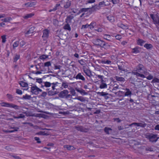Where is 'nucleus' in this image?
<instances>
[{"instance_id":"f257e3e1","label":"nucleus","mask_w":159,"mask_h":159,"mask_svg":"<svg viewBox=\"0 0 159 159\" xmlns=\"http://www.w3.org/2000/svg\"><path fill=\"white\" fill-rule=\"evenodd\" d=\"M145 138L148 139L149 141L152 143L156 142L159 139V137H157V134H149L145 135Z\"/></svg>"},{"instance_id":"f03ea898","label":"nucleus","mask_w":159,"mask_h":159,"mask_svg":"<svg viewBox=\"0 0 159 159\" xmlns=\"http://www.w3.org/2000/svg\"><path fill=\"white\" fill-rule=\"evenodd\" d=\"M135 70H134L135 71H138L141 73H145V71H144V70H145V67L142 64H139L136 66Z\"/></svg>"},{"instance_id":"7ed1b4c3","label":"nucleus","mask_w":159,"mask_h":159,"mask_svg":"<svg viewBox=\"0 0 159 159\" xmlns=\"http://www.w3.org/2000/svg\"><path fill=\"white\" fill-rule=\"evenodd\" d=\"M42 90L38 88L36 85H34L31 88L30 92L33 93L35 95H38L39 92H41Z\"/></svg>"},{"instance_id":"20e7f679","label":"nucleus","mask_w":159,"mask_h":159,"mask_svg":"<svg viewBox=\"0 0 159 159\" xmlns=\"http://www.w3.org/2000/svg\"><path fill=\"white\" fill-rule=\"evenodd\" d=\"M150 16L153 20L154 24L157 25L159 22V16L157 14H150Z\"/></svg>"},{"instance_id":"39448f33","label":"nucleus","mask_w":159,"mask_h":159,"mask_svg":"<svg viewBox=\"0 0 159 159\" xmlns=\"http://www.w3.org/2000/svg\"><path fill=\"white\" fill-rule=\"evenodd\" d=\"M61 4H63V7L65 9L69 8L71 5V1L69 0H62Z\"/></svg>"},{"instance_id":"423d86ee","label":"nucleus","mask_w":159,"mask_h":159,"mask_svg":"<svg viewBox=\"0 0 159 159\" xmlns=\"http://www.w3.org/2000/svg\"><path fill=\"white\" fill-rule=\"evenodd\" d=\"M103 43V41L98 39H94L93 40V43L95 45L101 47Z\"/></svg>"},{"instance_id":"0eeeda50","label":"nucleus","mask_w":159,"mask_h":159,"mask_svg":"<svg viewBox=\"0 0 159 159\" xmlns=\"http://www.w3.org/2000/svg\"><path fill=\"white\" fill-rule=\"evenodd\" d=\"M75 128L77 130L81 132H87L88 131V129L87 128L82 126L77 125L75 126Z\"/></svg>"},{"instance_id":"6e6552de","label":"nucleus","mask_w":159,"mask_h":159,"mask_svg":"<svg viewBox=\"0 0 159 159\" xmlns=\"http://www.w3.org/2000/svg\"><path fill=\"white\" fill-rule=\"evenodd\" d=\"M43 35L42 37L43 38L44 40H46L48 38L49 31L47 29L44 30H43Z\"/></svg>"},{"instance_id":"1a4fd4ad","label":"nucleus","mask_w":159,"mask_h":159,"mask_svg":"<svg viewBox=\"0 0 159 159\" xmlns=\"http://www.w3.org/2000/svg\"><path fill=\"white\" fill-rule=\"evenodd\" d=\"M69 93L67 90H65L61 91L59 94V96L61 98H64L66 97V95L68 94Z\"/></svg>"},{"instance_id":"9d476101","label":"nucleus","mask_w":159,"mask_h":159,"mask_svg":"<svg viewBox=\"0 0 159 159\" xmlns=\"http://www.w3.org/2000/svg\"><path fill=\"white\" fill-rule=\"evenodd\" d=\"M74 78L76 79H79L83 81H84L85 80V78L80 73H78L76 76Z\"/></svg>"},{"instance_id":"9b49d317","label":"nucleus","mask_w":159,"mask_h":159,"mask_svg":"<svg viewBox=\"0 0 159 159\" xmlns=\"http://www.w3.org/2000/svg\"><path fill=\"white\" fill-rule=\"evenodd\" d=\"M83 71L87 76L90 78L93 75L91 74V72L90 70L87 69H84Z\"/></svg>"},{"instance_id":"f8f14e48","label":"nucleus","mask_w":159,"mask_h":159,"mask_svg":"<svg viewBox=\"0 0 159 159\" xmlns=\"http://www.w3.org/2000/svg\"><path fill=\"white\" fill-rule=\"evenodd\" d=\"M75 89L77 92L80 93L82 95H85L88 94L87 92L81 88H76Z\"/></svg>"},{"instance_id":"ddd939ff","label":"nucleus","mask_w":159,"mask_h":159,"mask_svg":"<svg viewBox=\"0 0 159 159\" xmlns=\"http://www.w3.org/2000/svg\"><path fill=\"white\" fill-rule=\"evenodd\" d=\"M51 63L50 61H47L44 63H40L38 64L39 66H41L43 67H49V66H51Z\"/></svg>"},{"instance_id":"4468645a","label":"nucleus","mask_w":159,"mask_h":159,"mask_svg":"<svg viewBox=\"0 0 159 159\" xmlns=\"http://www.w3.org/2000/svg\"><path fill=\"white\" fill-rule=\"evenodd\" d=\"M97 94L99 96H103L105 99H107L109 98L108 97L107 95L108 94V93H106L104 92H97Z\"/></svg>"},{"instance_id":"2eb2a0df","label":"nucleus","mask_w":159,"mask_h":159,"mask_svg":"<svg viewBox=\"0 0 159 159\" xmlns=\"http://www.w3.org/2000/svg\"><path fill=\"white\" fill-rule=\"evenodd\" d=\"M74 18V16L72 15H70L68 16L66 19V23H70L71 22V20Z\"/></svg>"},{"instance_id":"dca6fc26","label":"nucleus","mask_w":159,"mask_h":159,"mask_svg":"<svg viewBox=\"0 0 159 159\" xmlns=\"http://www.w3.org/2000/svg\"><path fill=\"white\" fill-rule=\"evenodd\" d=\"M140 49L139 47H137L132 49V52L134 53H139L140 52Z\"/></svg>"},{"instance_id":"f3484780","label":"nucleus","mask_w":159,"mask_h":159,"mask_svg":"<svg viewBox=\"0 0 159 159\" xmlns=\"http://www.w3.org/2000/svg\"><path fill=\"white\" fill-rule=\"evenodd\" d=\"M117 26L122 29L127 30L128 29V26L127 25H124L122 23H118Z\"/></svg>"},{"instance_id":"a211bd4d","label":"nucleus","mask_w":159,"mask_h":159,"mask_svg":"<svg viewBox=\"0 0 159 159\" xmlns=\"http://www.w3.org/2000/svg\"><path fill=\"white\" fill-rule=\"evenodd\" d=\"M19 84L21 86L23 87H25V88L24 89L26 90H27L28 89V84L27 83L24 82L23 81H20L19 83Z\"/></svg>"},{"instance_id":"6ab92c4d","label":"nucleus","mask_w":159,"mask_h":159,"mask_svg":"<svg viewBox=\"0 0 159 159\" xmlns=\"http://www.w3.org/2000/svg\"><path fill=\"white\" fill-rule=\"evenodd\" d=\"M110 47V45L107 43H106L103 41L101 48H103L105 49H108Z\"/></svg>"},{"instance_id":"aec40b11","label":"nucleus","mask_w":159,"mask_h":159,"mask_svg":"<svg viewBox=\"0 0 159 159\" xmlns=\"http://www.w3.org/2000/svg\"><path fill=\"white\" fill-rule=\"evenodd\" d=\"M65 148H66L68 150H72L75 149V148L71 145H66L64 146Z\"/></svg>"},{"instance_id":"412c9836","label":"nucleus","mask_w":159,"mask_h":159,"mask_svg":"<svg viewBox=\"0 0 159 159\" xmlns=\"http://www.w3.org/2000/svg\"><path fill=\"white\" fill-rule=\"evenodd\" d=\"M145 41L139 39L137 41V44L141 46H143V44L145 43Z\"/></svg>"},{"instance_id":"4be33fe9","label":"nucleus","mask_w":159,"mask_h":159,"mask_svg":"<svg viewBox=\"0 0 159 159\" xmlns=\"http://www.w3.org/2000/svg\"><path fill=\"white\" fill-rule=\"evenodd\" d=\"M144 47L146 48L148 50H150L152 49L153 46L152 44H150L146 43L144 46Z\"/></svg>"},{"instance_id":"5701e85b","label":"nucleus","mask_w":159,"mask_h":159,"mask_svg":"<svg viewBox=\"0 0 159 159\" xmlns=\"http://www.w3.org/2000/svg\"><path fill=\"white\" fill-rule=\"evenodd\" d=\"M107 19L111 22H114L115 19L114 17L111 16L109 15L107 16Z\"/></svg>"},{"instance_id":"b1692460","label":"nucleus","mask_w":159,"mask_h":159,"mask_svg":"<svg viewBox=\"0 0 159 159\" xmlns=\"http://www.w3.org/2000/svg\"><path fill=\"white\" fill-rule=\"evenodd\" d=\"M34 29L35 28L34 27H31L29 29V30L25 33V34H30L33 33L34 32Z\"/></svg>"},{"instance_id":"393cba45","label":"nucleus","mask_w":159,"mask_h":159,"mask_svg":"<svg viewBox=\"0 0 159 159\" xmlns=\"http://www.w3.org/2000/svg\"><path fill=\"white\" fill-rule=\"evenodd\" d=\"M34 14L33 13H31L26 14L25 16H23L25 19H27L29 18H31L34 15Z\"/></svg>"},{"instance_id":"a878e982","label":"nucleus","mask_w":159,"mask_h":159,"mask_svg":"<svg viewBox=\"0 0 159 159\" xmlns=\"http://www.w3.org/2000/svg\"><path fill=\"white\" fill-rule=\"evenodd\" d=\"M111 36L110 35L105 34L103 35V38L104 39L108 40L111 41Z\"/></svg>"},{"instance_id":"bb28decb","label":"nucleus","mask_w":159,"mask_h":159,"mask_svg":"<svg viewBox=\"0 0 159 159\" xmlns=\"http://www.w3.org/2000/svg\"><path fill=\"white\" fill-rule=\"evenodd\" d=\"M116 80L120 82H124L125 81V79L124 78L118 76H116L115 77Z\"/></svg>"},{"instance_id":"cd10ccee","label":"nucleus","mask_w":159,"mask_h":159,"mask_svg":"<svg viewBox=\"0 0 159 159\" xmlns=\"http://www.w3.org/2000/svg\"><path fill=\"white\" fill-rule=\"evenodd\" d=\"M58 93V92H57L56 91H49L48 92V94L49 96H52L57 94Z\"/></svg>"},{"instance_id":"c85d7f7f","label":"nucleus","mask_w":159,"mask_h":159,"mask_svg":"<svg viewBox=\"0 0 159 159\" xmlns=\"http://www.w3.org/2000/svg\"><path fill=\"white\" fill-rule=\"evenodd\" d=\"M89 8H83L80 9L79 11V12L78 13V14H79L83 12H86L88 11L89 9Z\"/></svg>"},{"instance_id":"c756f323","label":"nucleus","mask_w":159,"mask_h":159,"mask_svg":"<svg viewBox=\"0 0 159 159\" xmlns=\"http://www.w3.org/2000/svg\"><path fill=\"white\" fill-rule=\"evenodd\" d=\"M112 130V129L109 127H106L104 128V130L105 132L107 134H110L109 131H111Z\"/></svg>"},{"instance_id":"7c9ffc66","label":"nucleus","mask_w":159,"mask_h":159,"mask_svg":"<svg viewBox=\"0 0 159 159\" xmlns=\"http://www.w3.org/2000/svg\"><path fill=\"white\" fill-rule=\"evenodd\" d=\"M125 90L126 91V92H125V96H130L131 94V92L129 89L126 88Z\"/></svg>"},{"instance_id":"2f4dec72","label":"nucleus","mask_w":159,"mask_h":159,"mask_svg":"<svg viewBox=\"0 0 159 159\" xmlns=\"http://www.w3.org/2000/svg\"><path fill=\"white\" fill-rule=\"evenodd\" d=\"M1 105L2 107H11V104L7 102H2L1 103Z\"/></svg>"},{"instance_id":"473e14b6","label":"nucleus","mask_w":159,"mask_h":159,"mask_svg":"<svg viewBox=\"0 0 159 159\" xmlns=\"http://www.w3.org/2000/svg\"><path fill=\"white\" fill-rule=\"evenodd\" d=\"M68 23H67L64 26L63 28L65 30H67L70 31L71 30V28Z\"/></svg>"},{"instance_id":"72a5a7b5","label":"nucleus","mask_w":159,"mask_h":159,"mask_svg":"<svg viewBox=\"0 0 159 159\" xmlns=\"http://www.w3.org/2000/svg\"><path fill=\"white\" fill-rule=\"evenodd\" d=\"M107 87V85L105 83H102L100 84L99 88L101 89L106 88Z\"/></svg>"},{"instance_id":"f704fd0d","label":"nucleus","mask_w":159,"mask_h":159,"mask_svg":"<svg viewBox=\"0 0 159 159\" xmlns=\"http://www.w3.org/2000/svg\"><path fill=\"white\" fill-rule=\"evenodd\" d=\"M20 57V56L19 55L16 54L13 58V62H16V61L18 60Z\"/></svg>"},{"instance_id":"c9c22d12","label":"nucleus","mask_w":159,"mask_h":159,"mask_svg":"<svg viewBox=\"0 0 159 159\" xmlns=\"http://www.w3.org/2000/svg\"><path fill=\"white\" fill-rule=\"evenodd\" d=\"M31 98V96L30 95H28L26 94L25 95H24L23 96L22 98L25 100H30Z\"/></svg>"},{"instance_id":"e433bc0d","label":"nucleus","mask_w":159,"mask_h":159,"mask_svg":"<svg viewBox=\"0 0 159 159\" xmlns=\"http://www.w3.org/2000/svg\"><path fill=\"white\" fill-rule=\"evenodd\" d=\"M96 25V23L95 22H92L89 25V27H90V28L91 29L92 28H93Z\"/></svg>"},{"instance_id":"4c0bfd02","label":"nucleus","mask_w":159,"mask_h":159,"mask_svg":"<svg viewBox=\"0 0 159 159\" xmlns=\"http://www.w3.org/2000/svg\"><path fill=\"white\" fill-rule=\"evenodd\" d=\"M44 86L46 87H50L52 84V83H50L49 82H44Z\"/></svg>"},{"instance_id":"58836bf2","label":"nucleus","mask_w":159,"mask_h":159,"mask_svg":"<svg viewBox=\"0 0 159 159\" xmlns=\"http://www.w3.org/2000/svg\"><path fill=\"white\" fill-rule=\"evenodd\" d=\"M12 20V18L10 17H8L5 18L4 19H2V20L3 21L5 22H9L11 20Z\"/></svg>"},{"instance_id":"ea45409f","label":"nucleus","mask_w":159,"mask_h":159,"mask_svg":"<svg viewBox=\"0 0 159 159\" xmlns=\"http://www.w3.org/2000/svg\"><path fill=\"white\" fill-rule=\"evenodd\" d=\"M75 99H77L82 102H84L85 100L84 98L83 97L80 96L76 97Z\"/></svg>"},{"instance_id":"a19ab883","label":"nucleus","mask_w":159,"mask_h":159,"mask_svg":"<svg viewBox=\"0 0 159 159\" xmlns=\"http://www.w3.org/2000/svg\"><path fill=\"white\" fill-rule=\"evenodd\" d=\"M98 5L101 8V7H103L106 6V5L105 4V2L104 1H102L99 2L98 3Z\"/></svg>"},{"instance_id":"79ce46f5","label":"nucleus","mask_w":159,"mask_h":159,"mask_svg":"<svg viewBox=\"0 0 159 159\" xmlns=\"http://www.w3.org/2000/svg\"><path fill=\"white\" fill-rule=\"evenodd\" d=\"M48 55H43L39 57V58L41 59L44 60L45 59L48 58Z\"/></svg>"},{"instance_id":"37998d69","label":"nucleus","mask_w":159,"mask_h":159,"mask_svg":"<svg viewBox=\"0 0 159 159\" xmlns=\"http://www.w3.org/2000/svg\"><path fill=\"white\" fill-rule=\"evenodd\" d=\"M132 73L134 75H136L137 76H140V74L139 73V72L138 71H135V70H133L132 71Z\"/></svg>"},{"instance_id":"c03bdc74","label":"nucleus","mask_w":159,"mask_h":159,"mask_svg":"<svg viewBox=\"0 0 159 159\" xmlns=\"http://www.w3.org/2000/svg\"><path fill=\"white\" fill-rule=\"evenodd\" d=\"M36 134L39 135H46L47 133L45 131H40L37 133Z\"/></svg>"},{"instance_id":"a18cd8bd","label":"nucleus","mask_w":159,"mask_h":159,"mask_svg":"<svg viewBox=\"0 0 159 159\" xmlns=\"http://www.w3.org/2000/svg\"><path fill=\"white\" fill-rule=\"evenodd\" d=\"M93 8H94V10H95V11H96L97 10H99L100 9V7H99V5H97L93 6H92Z\"/></svg>"},{"instance_id":"49530a36","label":"nucleus","mask_w":159,"mask_h":159,"mask_svg":"<svg viewBox=\"0 0 159 159\" xmlns=\"http://www.w3.org/2000/svg\"><path fill=\"white\" fill-rule=\"evenodd\" d=\"M62 86L64 87L65 88H67L68 87L67 83L66 82H63L62 84Z\"/></svg>"},{"instance_id":"de8ad7c7","label":"nucleus","mask_w":159,"mask_h":159,"mask_svg":"<svg viewBox=\"0 0 159 159\" xmlns=\"http://www.w3.org/2000/svg\"><path fill=\"white\" fill-rule=\"evenodd\" d=\"M10 107H12L16 109H19V107L18 106L12 104H11Z\"/></svg>"},{"instance_id":"09e8293b","label":"nucleus","mask_w":159,"mask_h":159,"mask_svg":"<svg viewBox=\"0 0 159 159\" xmlns=\"http://www.w3.org/2000/svg\"><path fill=\"white\" fill-rule=\"evenodd\" d=\"M89 12L90 14H92L93 12H95L96 11L94 10V8L92 7L91 8H89Z\"/></svg>"},{"instance_id":"8fccbe9b","label":"nucleus","mask_w":159,"mask_h":159,"mask_svg":"<svg viewBox=\"0 0 159 159\" xmlns=\"http://www.w3.org/2000/svg\"><path fill=\"white\" fill-rule=\"evenodd\" d=\"M58 21L56 19H54L53 20V23L55 26H57L58 25Z\"/></svg>"},{"instance_id":"3c124183","label":"nucleus","mask_w":159,"mask_h":159,"mask_svg":"<svg viewBox=\"0 0 159 159\" xmlns=\"http://www.w3.org/2000/svg\"><path fill=\"white\" fill-rule=\"evenodd\" d=\"M17 130L16 129L15 130H8V129L7 130H3V131L5 133H13L15 132V131H16Z\"/></svg>"},{"instance_id":"603ef678","label":"nucleus","mask_w":159,"mask_h":159,"mask_svg":"<svg viewBox=\"0 0 159 159\" xmlns=\"http://www.w3.org/2000/svg\"><path fill=\"white\" fill-rule=\"evenodd\" d=\"M152 83H159V79L157 78H154L152 80Z\"/></svg>"},{"instance_id":"864d4df0","label":"nucleus","mask_w":159,"mask_h":159,"mask_svg":"<svg viewBox=\"0 0 159 159\" xmlns=\"http://www.w3.org/2000/svg\"><path fill=\"white\" fill-rule=\"evenodd\" d=\"M78 62L82 66H85L86 64L85 63L84 61H83V60L82 59L79 60Z\"/></svg>"},{"instance_id":"5fc2aeb1","label":"nucleus","mask_w":159,"mask_h":159,"mask_svg":"<svg viewBox=\"0 0 159 159\" xmlns=\"http://www.w3.org/2000/svg\"><path fill=\"white\" fill-rule=\"evenodd\" d=\"M118 93L120 95V96H123V97L125 96V92L121 91H118Z\"/></svg>"},{"instance_id":"6e6d98bb","label":"nucleus","mask_w":159,"mask_h":159,"mask_svg":"<svg viewBox=\"0 0 159 159\" xmlns=\"http://www.w3.org/2000/svg\"><path fill=\"white\" fill-rule=\"evenodd\" d=\"M2 39V42L3 43H5L6 41V36L5 35H3L1 37Z\"/></svg>"},{"instance_id":"4d7b16f0","label":"nucleus","mask_w":159,"mask_h":159,"mask_svg":"<svg viewBox=\"0 0 159 159\" xmlns=\"http://www.w3.org/2000/svg\"><path fill=\"white\" fill-rule=\"evenodd\" d=\"M89 27V25L88 24H86L85 25H83L81 27V29L87 28Z\"/></svg>"},{"instance_id":"13d9d810","label":"nucleus","mask_w":159,"mask_h":159,"mask_svg":"<svg viewBox=\"0 0 159 159\" xmlns=\"http://www.w3.org/2000/svg\"><path fill=\"white\" fill-rule=\"evenodd\" d=\"M18 45H19V42L18 41L15 42L14 43L13 45V47L14 48L17 47L18 46Z\"/></svg>"},{"instance_id":"bf43d9fd","label":"nucleus","mask_w":159,"mask_h":159,"mask_svg":"<svg viewBox=\"0 0 159 159\" xmlns=\"http://www.w3.org/2000/svg\"><path fill=\"white\" fill-rule=\"evenodd\" d=\"M25 42L24 41L22 40L20 43V47H22L25 45Z\"/></svg>"},{"instance_id":"052dcab7","label":"nucleus","mask_w":159,"mask_h":159,"mask_svg":"<svg viewBox=\"0 0 159 159\" xmlns=\"http://www.w3.org/2000/svg\"><path fill=\"white\" fill-rule=\"evenodd\" d=\"M16 93H17L20 95L22 94V92L21 90L18 89H16Z\"/></svg>"},{"instance_id":"680f3d73","label":"nucleus","mask_w":159,"mask_h":159,"mask_svg":"<svg viewBox=\"0 0 159 159\" xmlns=\"http://www.w3.org/2000/svg\"><path fill=\"white\" fill-rule=\"evenodd\" d=\"M36 82L40 84L42 82V80L41 78H36Z\"/></svg>"},{"instance_id":"e2e57ef3","label":"nucleus","mask_w":159,"mask_h":159,"mask_svg":"<svg viewBox=\"0 0 159 159\" xmlns=\"http://www.w3.org/2000/svg\"><path fill=\"white\" fill-rule=\"evenodd\" d=\"M118 69L120 70H121V71H125V70L124 68V66H123L122 65H121V66L118 65Z\"/></svg>"},{"instance_id":"0e129e2a","label":"nucleus","mask_w":159,"mask_h":159,"mask_svg":"<svg viewBox=\"0 0 159 159\" xmlns=\"http://www.w3.org/2000/svg\"><path fill=\"white\" fill-rule=\"evenodd\" d=\"M34 139L35 140L37 141V143H41V141L40 140V139L39 138L37 137H35Z\"/></svg>"},{"instance_id":"69168bd1","label":"nucleus","mask_w":159,"mask_h":159,"mask_svg":"<svg viewBox=\"0 0 159 159\" xmlns=\"http://www.w3.org/2000/svg\"><path fill=\"white\" fill-rule=\"evenodd\" d=\"M103 62L105 64H111V61L109 60H107L106 61H103Z\"/></svg>"},{"instance_id":"338daca9","label":"nucleus","mask_w":159,"mask_h":159,"mask_svg":"<svg viewBox=\"0 0 159 159\" xmlns=\"http://www.w3.org/2000/svg\"><path fill=\"white\" fill-rule=\"evenodd\" d=\"M146 78L148 80H151L153 78V76L152 75L149 74L148 76L146 77Z\"/></svg>"},{"instance_id":"774afa93","label":"nucleus","mask_w":159,"mask_h":159,"mask_svg":"<svg viewBox=\"0 0 159 159\" xmlns=\"http://www.w3.org/2000/svg\"><path fill=\"white\" fill-rule=\"evenodd\" d=\"M39 67L40 70L42 71L46 72V69L44 68L45 67Z\"/></svg>"}]
</instances>
